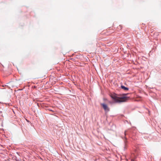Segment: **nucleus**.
Segmentation results:
<instances>
[{
	"label": "nucleus",
	"mask_w": 161,
	"mask_h": 161,
	"mask_svg": "<svg viewBox=\"0 0 161 161\" xmlns=\"http://www.w3.org/2000/svg\"><path fill=\"white\" fill-rule=\"evenodd\" d=\"M100 105L102 106L105 112H108L110 110V108L107 105L104 103H101Z\"/></svg>",
	"instance_id": "nucleus-2"
},
{
	"label": "nucleus",
	"mask_w": 161,
	"mask_h": 161,
	"mask_svg": "<svg viewBox=\"0 0 161 161\" xmlns=\"http://www.w3.org/2000/svg\"><path fill=\"white\" fill-rule=\"evenodd\" d=\"M127 130H125V135H126V132H127Z\"/></svg>",
	"instance_id": "nucleus-5"
},
{
	"label": "nucleus",
	"mask_w": 161,
	"mask_h": 161,
	"mask_svg": "<svg viewBox=\"0 0 161 161\" xmlns=\"http://www.w3.org/2000/svg\"><path fill=\"white\" fill-rule=\"evenodd\" d=\"M121 87L122 89H123L124 90L127 91L128 90V88L126 87L123 86H121Z\"/></svg>",
	"instance_id": "nucleus-3"
},
{
	"label": "nucleus",
	"mask_w": 161,
	"mask_h": 161,
	"mask_svg": "<svg viewBox=\"0 0 161 161\" xmlns=\"http://www.w3.org/2000/svg\"><path fill=\"white\" fill-rule=\"evenodd\" d=\"M103 100L104 101H107V99L106 98H103Z\"/></svg>",
	"instance_id": "nucleus-6"
},
{
	"label": "nucleus",
	"mask_w": 161,
	"mask_h": 161,
	"mask_svg": "<svg viewBox=\"0 0 161 161\" xmlns=\"http://www.w3.org/2000/svg\"><path fill=\"white\" fill-rule=\"evenodd\" d=\"M0 115H2V111L1 110V109H0Z\"/></svg>",
	"instance_id": "nucleus-4"
},
{
	"label": "nucleus",
	"mask_w": 161,
	"mask_h": 161,
	"mask_svg": "<svg viewBox=\"0 0 161 161\" xmlns=\"http://www.w3.org/2000/svg\"><path fill=\"white\" fill-rule=\"evenodd\" d=\"M127 94H123V96L120 97H118L115 94H112L110 96L116 102H125L128 99V97H126Z\"/></svg>",
	"instance_id": "nucleus-1"
}]
</instances>
